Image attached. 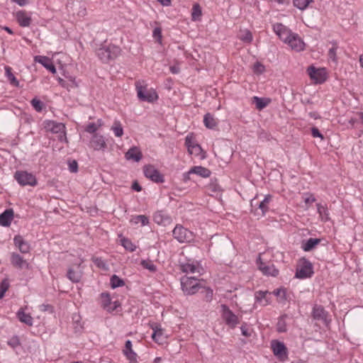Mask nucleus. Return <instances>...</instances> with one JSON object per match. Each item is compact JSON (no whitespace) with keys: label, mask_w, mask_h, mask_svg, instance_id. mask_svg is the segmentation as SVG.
Instances as JSON below:
<instances>
[{"label":"nucleus","mask_w":363,"mask_h":363,"mask_svg":"<svg viewBox=\"0 0 363 363\" xmlns=\"http://www.w3.org/2000/svg\"><path fill=\"white\" fill-rule=\"evenodd\" d=\"M120 52V48L114 45L103 46L96 50L97 56L104 62H108L109 60L115 59Z\"/></svg>","instance_id":"nucleus-1"},{"label":"nucleus","mask_w":363,"mask_h":363,"mask_svg":"<svg viewBox=\"0 0 363 363\" xmlns=\"http://www.w3.org/2000/svg\"><path fill=\"white\" fill-rule=\"evenodd\" d=\"M135 89L138 97L143 101L152 102L157 99L158 96L155 91H147L146 84L144 81L138 80L135 82Z\"/></svg>","instance_id":"nucleus-2"},{"label":"nucleus","mask_w":363,"mask_h":363,"mask_svg":"<svg viewBox=\"0 0 363 363\" xmlns=\"http://www.w3.org/2000/svg\"><path fill=\"white\" fill-rule=\"evenodd\" d=\"M181 285L182 291L186 295H193L201 288L199 281L193 277H183L181 279Z\"/></svg>","instance_id":"nucleus-3"},{"label":"nucleus","mask_w":363,"mask_h":363,"mask_svg":"<svg viewBox=\"0 0 363 363\" xmlns=\"http://www.w3.org/2000/svg\"><path fill=\"white\" fill-rule=\"evenodd\" d=\"M174 238L179 242H189L194 240L193 233L181 225H177L172 231Z\"/></svg>","instance_id":"nucleus-4"},{"label":"nucleus","mask_w":363,"mask_h":363,"mask_svg":"<svg viewBox=\"0 0 363 363\" xmlns=\"http://www.w3.org/2000/svg\"><path fill=\"white\" fill-rule=\"evenodd\" d=\"M45 128L47 131L52 133H59V140L60 141L66 140V128L63 123L48 121L45 123Z\"/></svg>","instance_id":"nucleus-5"},{"label":"nucleus","mask_w":363,"mask_h":363,"mask_svg":"<svg viewBox=\"0 0 363 363\" xmlns=\"http://www.w3.org/2000/svg\"><path fill=\"white\" fill-rule=\"evenodd\" d=\"M221 308L225 324L232 329L235 328L240 323L238 317L226 305H221Z\"/></svg>","instance_id":"nucleus-6"},{"label":"nucleus","mask_w":363,"mask_h":363,"mask_svg":"<svg viewBox=\"0 0 363 363\" xmlns=\"http://www.w3.org/2000/svg\"><path fill=\"white\" fill-rule=\"evenodd\" d=\"M14 177L21 186L29 185L33 186L37 184L35 177L27 172L18 171L15 173Z\"/></svg>","instance_id":"nucleus-7"},{"label":"nucleus","mask_w":363,"mask_h":363,"mask_svg":"<svg viewBox=\"0 0 363 363\" xmlns=\"http://www.w3.org/2000/svg\"><path fill=\"white\" fill-rule=\"evenodd\" d=\"M145 176L156 183H163L164 176L151 164L145 165L143 168Z\"/></svg>","instance_id":"nucleus-8"},{"label":"nucleus","mask_w":363,"mask_h":363,"mask_svg":"<svg viewBox=\"0 0 363 363\" xmlns=\"http://www.w3.org/2000/svg\"><path fill=\"white\" fill-rule=\"evenodd\" d=\"M272 349L274 354L281 361L287 359V348L285 345L279 341L274 340L272 342Z\"/></svg>","instance_id":"nucleus-9"},{"label":"nucleus","mask_w":363,"mask_h":363,"mask_svg":"<svg viewBox=\"0 0 363 363\" xmlns=\"http://www.w3.org/2000/svg\"><path fill=\"white\" fill-rule=\"evenodd\" d=\"M313 274L312 264L304 259L303 264L297 268L295 277L298 279H306L311 277Z\"/></svg>","instance_id":"nucleus-10"},{"label":"nucleus","mask_w":363,"mask_h":363,"mask_svg":"<svg viewBox=\"0 0 363 363\" xmlns=\"http://www.w3.org/2000/svg\"><path fill=\"white\" fill-rule=\"evenodd\" d=\"M257 264L259 269L267 276L277 277L279 274V270L275 268L274 265L271 263H266L262 262L260 255L257 259Z\"/></svg>","instance_id":"nucleus-11"},{"label":"nucleus","mask_w":363,"mask_h":363,"mask_svg":"<svg viewBox=\"0 0 363 363\" xmlns=\"http://www.w3.org/2000/svg\"><path fill=\"white\" fill-rule=\"evenodd\" d=\"M307 73L315 83L321 84L326 79L325 69H317L314 66H310L307 69Z\"/></svg>","instance_id":"nucleus-12"},{"label":"nucleus","mask_w":363,"mask_h":363,"mask_svg":"<svg viewBox=\"0 0 363 363\" xmlns=\"http://www.w3.org/2000/svg\"><path fill=\"white\" fill-rule=\"evenodd\" d=\"M89 147L96 151H104L107 147L105 138L98 133L94 134L90 140Z\"/></svg>","instance_id":"nucleus-13"},{"label":"nucleus","mask_w":363,"mask_h":363,"mask_svg":"<svg viewBox=\"0 0 363 363\" xmlns=\"http://www.w3.org/2000/svg\"><path fill=\"white\" fill-rule=\"evenodd\" d=\"M101 307L106 311L111 313L117 309L120 306V303L118 301H111L110 294L108 293H102L101 294Z\"/></svg>","instance_id":"nucleus-14"},{"label":"nucleus","mask_w":363,"mask_h":363,"mask_svg":"<svg viewBox=\"0 0 363 363\" xmlns=\"http://www.w3.org/2000/svg\"><path fill=\"white\" fill-rule=\"evenodd\" d=\"M273 30L279 38L285 43L293 33L286 26L279 23L273 25Z\"/></svg>","instance_id":"nucleus-15"},{"label":"nucleus","mask_w":363,"mask_h":363,"mask_svg":"<svg viewBox=\"0 0 363 363\" xmlns=\"http://www.w3.org/2000/svg\"><path fill=\"white\" fill-rule=\"evenodd\" d=\"M288 44L291 49L300 52L304 50L305 43L303 40L299 37V35L296 33H292L287 42Z\"/></svg>","instance_id":"nucleus-16"},{"label":"nucleus","mask_w":363,"mask_h":363,"mask_svg":"<svg viewBox=\"0 0 363 363\" xmlns=\"http://www.w3.org/2000/svg\"><path fill=\"white\" fill-rule=\"evenodd\" d=\"M34 60L35 62L41 64L45 68H46L52 74L56 73V68L49 57L46 56L37 55L35 56Z\"/></svg>","instance_id":"nucleus-17"},{"label":"nucleus","mask_w":363,"mask_h":363,"mask_svg":"<svg viewBox=\"0 0 363 363\" xmlns=\"http://www.w3.org/2000/svg\"><path fill=\"white\" fill-rule=\"evenodd\" d=\"M270 294L268 291H257L255 294L256 302L260 305L265 306L271 303Z\"/></svg>","instance_id":"nucleus-18"},{"label":"nucleus","mask_w":363,"mask_h":363,"mask_svg":"<svg viewBox=\"0 0 363 363\" xmlns=\"http://www.w3.org/2000/svg\"><path fill=\"white\" fill-rule=\"evenodd\" d=\"M11 262L14 267L18 269H28L29 267V264L27 262V261L24 259L20 255L16 252H13L11 254Z\"/></svg>","instance_id":"nucleus-19"},{"label":"nucleus","mask_w":363,"mask_h":363,"mask_svg":"<svg viewBox=\"0 0 363 363\" xmlns=\"http://www.w3.org/2000/svg\"><path fill=\"white\" fill-rule=\"evenodd\" d=\"M153 220L158 225H167L171 223V218L164 211L156 212L153 216Z\"/></svg>","instance_id":"nucleus-20"},{"label":"nucleus","mask_w":363,"mask_h":363,"mask_svg":"<svg viewBox=\"0 0 363 363\" xmlns=\"http://www.w3.org/2000/svg\"><path fill=\"white\" fill-rule=\"evenodd\" d=\"M125 157L127 160H133L138 162L142 159L143 155L138 147L133 146L125 154Z\"/></svg>","instance_id":"nucleus-21"},{"label":"nucleus","mask_w":363,"mask_h":363,"mask_svg":"<svg viewBox=\"0 0 363 363\" xmlns=\"http://www.w3.org/2000/svg\"><path fill=\"white\" fill-rule=\"evenodd\" d=\"M123 354L130 363L137 362V354L133 350L132 342L129 340L125 342Z\"/></svg>","instance_id":"nucleus-22"},{"label":"nucleus","mask_w":363,"mask_h":363,"mask_svg":"<svg viewBox=\"0 0 363 363\" xmlns=\"http://www.w3.org/2000/svg\"><path fill=\"white\" fill-rule=\"evenodd\" d=\"M15 245L22 253H28L30 251V245L21 235H16L13 238Z\"/></svg>","instance_id":"nucleus-23"},{"label":"nucleus","mask_w":363,"mask_h":363,"mask_svg":"<svg viewBox=\"0 0 363 363\" xmlns=\"http://www.w3.org/2000/svg\"><path fill=\"white\" fill-rule=\"evenodd\" d=\"M16 19L21 27H28L31 23L30 16L25 11L17 12Z\"/></svg>","instance_id":"nucleus-24"},{"label":"nucleus","mask_w":363,"mask_h":363,"mask_svg":"<svg viewBox=\"0 0 363 363\" xmlns=\"http://www.w3.org/2000/svg\"><path fill=\"white\" fill-rule=\"evenodd\" d=\"M13 218V212L11 209L6 210L0 214V225L2 226H9Z\"/></svg>","instance_id":"nucleus-25"},{"label":"nucleus","mask_w":363,"mask_h":363,"mask_svg":"<svg viewBox=\"0 0 363 363\" xmlns=\"http://www.w3.org/2000/svg\"><path fill=\"white\" fill-rule=\"evenodd\" d=\"M189 173L197 174L203 178H207L210 177L211 171L202 166H195L189 169Z\"/></svg>","instance_id":"nucleus-26"},{"label":"nucleus","mask_w":363,"mask_h":363,"mask_svg":"<svg viewBox=\"0 0 363 363\" xmlns=\"http://www.w3.org/2000/svg\"><path fill=\"white\" fill-rule=\"evenodd\" d=\"M320 240L318 238H309L302 242V249L305 252H309L314 249L319 243Z\"/></svg>","instance_id":"nucleus-27"},{"label":"nucleus","mask_w":363,"mask_h":363,"mask_svg":"<svg viewBox=\"0 0 363 363\" xmlns=\"http://www.w3.org/2000/svg\"><path fill=\"white\" fill-rule=\"evenodd\" d=\"M326 311L322 306L315 305L313 308L312 315L315 320H325Z\"/></svg>","instance_id":"nucleus-28"},{"label":"nucleus","mask_w":363,"mask_h":363,"mask_svg":"<svg viewBox=\"0 0 363 363\" xmlns=\"http://www.w3.org/2000/svg\"><path fill=\"white\" fill-rule=\"evenodd\" d=\"M17 317L21 323L26 324L27 325L32 326L33 323V319L29 313H26L23 308H21L17 312Z\"/></svg>","instance_id":"nucleus-29"},{"label":"nucleus","mask_w":363,"mask_h":363,"mask_svg":"<svg viewBox=\"0 0 363 363\" xmlns=\"http://www.w3.org/2000/svg\"><path fill=\"white\" fill-rule=\"evenodd\" d=\"M203 123L209 129H213L218 125L216 119L209 113L204 115Z\"/></svg>","instance_id":"nucleus-30"},{"label":"nucleus","mask_w":363,"mask_h":363,"mask_svg":"<svg viewBox=\"0 0 363 363\" xmlns=\"http://www.w3.org/2000/svg\"><path fill=\"white\" fill-rule=\"evenodd\" d=\"M181 269L185 273H200V267L193 263L182 264Z\"/></svg>","instance_id":"nucleus-31"},{"label":"nucleus","mask_w":363,"mask_h":363,"mask_svg":"<svg viewBox=\"0 0 363 363\" xmlns=\"http://www.w3.org/2000/svg\"><path fill=\"white\" fill-rule=\"evenodd\" d=\"M102 125V121L99 119L96 123H89L84 128V130L89 133L95 134L98 129Z\"/></svg>","instance_id":"nucleus-32"},{"label":"nucleus","mask_w":363,"mask_h":363,"mask_svg":"<svg viewBox=\"0 0 363 363\" xmlns=\"http://www.w3.org/2000/svg\"><path fill=\"white\" fill-rule=\"evenodd\" d=\"M317 210L322 220L325 222L329 220V213L325 206H323L320 203H318Z\"/></svg>","instance_id":"nucleus-33"},{"label":"nucleus","mask_w":363,"mask_h":363,"mask_svg":"<svg viewBox=\"0 0 363 363\" xmlns=\"http://www.w3.org/2000/svg\"><path fill=\"white\" fill-rule=\"evenodd\" d=\"M111 130L113 132L116 137L121 138L123 135V128L120 121H115Z\"/></svg>","instance_id":"nucleus-34"},{"label":"nucleus","mask_w":363,"mask_h":363,"mask_svg":"<svg viewBox=\"0 0 363 363\" xmlns=\"http://www.w3.org/2000/svg\"><path fill=\"white\" fill-rule=\"evenodd\" d=\"M130 222L133 224L141 223L142 226L147 225L149 223V218L145 215H138L133 216Z\"/></svg>","instance_id":"nucleus-35"},{"label":"nucleus","mask_w":363,"mask_h":363,"mask_svg":"<svg viewBox=\"0 0 363 363\" xmlns=\"http://www.w3.org/2000/svg\"><path fill=\"white\" fill-rule=\"evenodd\" d=\"M5 74L11 84L15 86H19V82L15 77V76L11 72V68L10 67H5Z\"/></svg>","instance_id":"nucleus-36"},{"label":"nucleus","mask_w":363,"mask_h":363,"mask_svg":"<svg viewBox=\"0 0 363 363\" xmlns=\"http://www.w3.org/2000/svg\"><path fill=\"white\" fill-rule=\"evenodd\" d=\"M67 277L72 282L77 283L80 281L82 278V274L78 271H74L72 269H69Z\"/></svg>","instance_id":"nucleus-37"},{"label":"nucleus","mask_w":363,"mask_h":363,"mask_svg":"<svg viewBox=\"0 0 363 363\" xmlns=\"http://www.w3.org/2000/svg\"><path fill=\"white\" fill-rule=\"evenodd\" d=\"M252 102L255 104L256 108L259 110H262L265 108L268 104L269 100L258 96H254L252 98Z\"/></svg>","instance_id":"nucleus-38"},{"label":"nucleus","mask_w":363,"mask_h":363,"mask_svg":"<svg viewBox=\"0 0 363 363\" xmlns=\"http://www.w3.org/2000/svg\"><path fill=\"white\" fill-rule=\"evenodd\" d=\"M286 315H281L277 322V330L279 333H285L287 330L286 318Z\"/></svg>","instance_id":"nucleus-39"},{"label":"nucleus","mask_w":363,"mask_h":363,"mask_svg":"<svg viewBox=\"0 0 363 363\" xmlns=\"http://www.w3.org/2000/svg\"><path fill=\"white\" fill-rule=\"evenodd\" d=\"M338 48L337 44L335 42L333 43V47L330 48L328 50V57L330 60H332L335 64L337 63V50Z\"/></svg>","instance_id":"nucleus-40"},{"label":"nucleus","mask_w":363,"mask_h":363,"mask_svg":"<svg viewBox=\"0 0 363 363\" xmlns=\"http://www.w3.org/2000/svg\"><path fill=\"white\" fill-rule=\"evenodd\" d=\"M313 0H293V4L299 10H305Z\"/></svg>","instance_id":"nucleus-41"},{"label":"nucleus","mask_w":363,"mask_h":363,"mask_svg":"<svg viewBox=\"0 0 363 363\" xmlns=\"http://www.w3.org/2000/svg\"><path fill=\"white\" fill-rule=\"evenodd\" d=\"M153 333L152 335V339L159 344L162 343L164 340L163 333L160 328H153Z\"/></svg>","instance_id":"nucleus-42"},{"label":"nucleus","mask_w":363,"mask_h":363,"mask_svg":"<svg viewBox=\"0 0 363 363\" xmlns=\"http://www.w3.org/2000/svg\"><path fill=\"white\" fill-rule=\"evenodd\" d=\"M271 198H272V196L270 195L265 196L263 201H262L258 205L259 208L262 211V216H264L265 214V213L268 211V203L270 201Z\"/></svg>","instance_id":"nucleus-43"},{"label":"nucleus","mask_w":363,"mask_h":363,"mask_svg":"<svg viewBox=\"0 0 363 363\" xmlns=\"http://www.w3.org/2000/svg\"><path fill=\"white\" fill-rule=\"evenodd\" d=\"M124 285H125L124 281L122 279L119 278L117 275L113 274L111 277V286L113 289L123 286Z\"/></svg>","instance_id":"nucleus-44"},{"label":"nucleus","mask_w":363,"mask_h":363,"mask_svg":"<svg viewBox=\"0 0 363 363\" xmlns=\"http://www.w3.org/2000/svg\"><path fill=\"white\" fill-rule=\"evenodd\" d=\"M30 104L37 112H41L45 107L43 102L36 97L31 100Z\"/></svg>","instance_id":"nucleus-45"},{"label":"nucleus","mask_w":363,"mask_h":363,"mask_svg":"<svg viewBox=\"0 0 363 363\" xmlns=\"http://www.w3.org/2000/svg\"><path fill=\"white\" fill-rule=\"evenodd\" d=\"M122 245L124 248L130 252H133L136 249V246L128 238H122L121 240Z\"/></svg>","instance_id":"nucleus-46"},{"label":"nucleus","mask_w":363,"mask_h":363,"mask_svg":"<svg viewBox=\"0 0 363 363\" xmlns=\"http://www.w3.org/2000/svg\"><path fill=\"white\" fill-rule=\"evenodd\" d=\"M189 153L196 156H199L202 152V149L199 144H194V145H189Z\"/></svg>","instance_id":"nucleus-47"},{"label":"nucleus","mask_w":363,"mask_h":363,"mask_svg":"<svg viewBox=\"0 0 363 363\" xmlns=\"http://www.w3.org/2000/svg\"><path fill=\"white\" fill-rule=\"evenodd\" d=\"M201 293L203 294V299L206 302H211L213 300V292L211 289L203 287Z\"/></svg>","instance_id":"nucleus-48"},{"label":"nucleus","mask_w":363,"mask_h":363,"mask_svg":"<svg viewBox=\"0 0 363 363\" xmlns=\"http://www.w3.org/2000/svg\"><path fill=\"white\" fill-rule=\"evenodd\" d=\"M9 281L8 279H4L1 281L0 284V298H2L4 296L6 291L9 288Z\"/></svg>","instance_id":"nucleus-49"},{"label":"nucleus","mask_w":363,"mask_h":363,"mask_svg":"<svg viewBox=\"0 0 363 363\" xmlns=\"http://www.w3.org/2000/svg\"><path fill=\"white\" fill-rule=\"evenodd\" d=\"M201 16V9L199 4H194L192 8L191 18L193 21H196Z\"/></svg>","instance_id":"nucleus-50"},{"label":"nucleus","mask_w":363,"mask_h":363,"mask_svg":"<svg viewBox=\"0 0 363 363\" xmlns=\"http://www.w3.org/2000/svg\"><path fill=\"white\" fill-rule=\"evenodd\" d=\"M141 265L145 268L148 269L150 272H155L157 270V267L154 263L150 260H143L141 262Z\"/></svg>","instance_id":"nucleus-51"},{"label":"nucleus","mask_w":363,"mask_h":363,"mask_svg":"<svg viewBox=\"0 0 363 363\" xmlns=\"http://www.w3.org/2000/svg\"><path fill=\"white\" fill-rule=\"evenodd\" d=\"M240 39L245 43H250L252 40V33L248 30H245L240 35Z\"/></svg>","instance_id":"nucleus-52"},{"label":"nucleus","mask_w":363,"mask_h":363,"mask_svg":"<svg viewBox=\"0 0 363 363\" xmlns=\"http://www.w3.org/2000/svg\"><path fill=\"white\" fill-rule=\"evenodd\" d=\"M208 190L212 193H217L221 191V188L216 181L211 182L207 186Z\"/></svg>","instance_id":"nucleus-53"},{"label":"nucleus","mask_w":363,"mask_h":363,"mask_svg":"<svg viewBox=\"0 0 363 363\" xmlns=\"http://www.w3.org/2000/svg\"><path fill=\"white\" fill-rule=\"evenodd\" d=\"M69 170L71 172H77L78 171V164L76 160L69 162Z\"/></svg>","instance_id":"nucleus-54"},{"label":"nucleus","mask_w":363,"mask_h":363,"mask_svg":"<svg viewBox=\"0 0 363 363\" xmlns=\"http://www.w3.org/2000/svg\"><path fill=\"white\" fill-rule=\"evenodd\" d=\"M152 35L155 38H156L160 43L162 39V30L160 28H155L153 30Z\"/></svg>","instance_id":"nucleus-55"},{"label":"nucleus","mask_w":363,"mask_h":363,"mask_svg":"<svg viewBox=\"0 0 363 363\" xmlns=\"http://www.w3.org/2000/svg\"><path fill=\"white\" fill-rule=\"evenodd\" d=\"M311 135L313 138H320L321 140L324 139L323 134L320 133L319 130L315 127L311 128Z\"/></svg>","instance_id":"nucleus-56"},{"label":"nucleus","mask_w":363,"mask_h":363,"mask_svg":"<svg viewBox=\"0 0 363 363\" xmlns=\"http://www.w3.org/2000/svg\"><path fill=\"white\" fill-rule=\"evenodd\" d=\"M240 330H241V333L242 335L247 337L251 336V331L247 327L246 324L242 325L240 327Z\"/></svg>","instance_id":"nucleus-57"},{"label":"nucleus","mask_w":363,"mask_h":363,"mask_svg":"<svg viewBox=\"0 0 363 363\" xmlns=\"http://www.w3.org/2000/svg\"><path fill=\"white\" fill-rule=\"evenodd\" d=\"M273 294L276 296H281L283 298V300L286 298V292L284 289H277L273 291Z\"/></svg>","instance_id":"nucleus-58"},{"label":"nucleus","mask_w":363,"mask_h":363,"mask_svg":"<svg viewBox=\"0 0 363 363\" xmlns=\"http://www.w3.org/2000/svg\"><path fill=\"white\" fill-rule=\"evenodd\" d=\"M40 309L42 311H50L52 312V306L49 304H42L40 306Z\"/></svg>","instance_id":"nucleus-59"},{"label":"nucleus","mask_w":363,"mask_h":363,"mask_svg":"<svg viewBox=\"0 0 363 363\" xmlns=\"http://www.w3.org/2000/svg\"><path fill=\"white\" fill-rule=\"evenodd\" d=\"M315 201V197L313 195H306L304 198V201L306 203H313Z\"/></svg>","instance_id":"nucleus-60"},{"label":"nucleus","mask_w":363,"mask_h":363,"mask_svg":"<svg viewBox=\"0 0 363 363\" xmlns=\"http://www.w3.org/2000/svg\"><path fill=\"white\" fill-rule=\"evenodd\" d=\"M132 189L136 191H140L142 190L141 186L137 182H133Z\"/></svg>","instance_id":"nucleus-61"},{"label":"nucleus","mask_w":363,"mask_h":363,"mask_svg":"<svg viewBox=\"0 0 363 363\" xmlns=\"http://www.w3.org/2000/svg\"><path fill=\"white\" fill-rule=\"evenodd\" d=\"M192 173H189V171L183 174V180L184 182H187L188 181H189L191 179L190 175Z\"/></svg>","instance_id":"nucleus-62"},{"label":"nucleus","mask_w":363,"mask_h":363,"mask_svg":"<svg viewBox=\"0 0 363 363\" xmlns=\"http://www.w3.org/2000/svg\"><path fill=\"white\" fill-rule=\"evenodd\" d=\"M255 69L259 72H262L264 68V66L260 63H257L255 65Z\"/></svg>","instance_id":"nucleus-63"},{"label":"nucleus","mask_w":363,"mask_h":363,"mask_svg":"<svg viewBox=\"0 0 363 363\" xmlns=\"http://www.w3.org/2000/svg\"><path fill=\"white\" fill-rule=\"evenodd\" d=\"M259 139L262 140H269V137L267 135V134L266 133H264V131L261 132L259 134Z\"/></svg>","instance_id":"nucleus-64"}]
</instances>
